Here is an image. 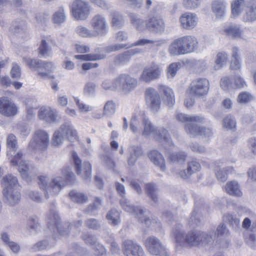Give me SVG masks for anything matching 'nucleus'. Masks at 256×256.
Listing matches in <instances>:
<instances>
[{
  "label": "nucleus",
  "mask_w": 256,
  "mask_h": 256,
  "mask_svg": "<svg viewBox=\"0 0 256 256\" xmlns=\"http://www.w3.org/2000/svg\"><path fill=\"white\" fill-rule=\"evenodd\" d=\"M185 155L184 154H172L170 156V159L175 164L176 168L178 169L181 167L185 161Z\"/></svg>",
  "instance_id": "obj_45"
},
{
  "label": "nucleus",
  "mask_w": 256,
  "mask_h": 256,
  "mask_svg": "<svg viewBox=\"0 0 256 256\" xmlns=\"http://www.w3.org/2000/svg\"><path fill=\"white\" fill-rule=\"evenodd\" d=\"M146 102L150 108L154 112H156L160 106V100L156 90L152 88H149L146 91Z\"/></svg>",
  "instance_id": "obj_21"
},
{
  "label": "nucleus",
  "mask_w": 256,
  "mask_h": 256,
  "mask_svg": "<svg viewBox=\"0 0 256 256\" xmlns=\"http://www.w3.org/2000/svg\"><path fill=\"white\" fill-rule=\"evenodd\" d=\"M90 25L96 36L102 35L107 31L106 18L101 14H96L90 20Z\"/></svg>",
  "instance_id": "obj_13"
},
{
  "label": "nucleus",
  "mask_w": 256,
  "mask_h": 256,
  "mask_svg": "<svg viewBox=\"0 0 256 256\" xmlns=\"http://www.w3.org/2000/svg\"><path fill=\"white\" fill-rule=\"evenodd\" d=\"M115 112V105L112 101H108L104 108V114L106 116H111Z\"/></svg>",
  "instance_id": "obj_56"
},
{
  "label": "nucleus",
  "mask_w": 256,
  "mask_h": 256,
  "mask_svg": "<svg viewBox=\"0 0 256 256\" xmlns=\"http://www.w3.org/2000/svg\"><path fill=\"white\" fill-rule=\"evenodd\" d=\"M74 102L80 110L82 112H86L92 110V108L90 106L80 102L78 98H74Z\"/></svg>",
  "instance_id": "obj_54"
},
{
  "label": "nucleus",
  "mask_w": 256,
  "mask_h": 256,
  "mask_svg": "<svg viewBox=\"0 0 256 256\" xmlns=\"http://www.w3.org/2000/svg\"><path fill=\"white\" fill-rule=\"evenodd\" d=\"M38 115L40 120L48 123L52 124L58 120L56 110L50 106H41L38 110Z\"/></svg>",
  "instance_id": "obj_17"
},
{
  "label": "nucleus",
  "mask_w": 256,
  "mask_h": 256,
  "mask_svg": "<svg viewBox=\"0 0 256 256\" xmlns=\"http://www.w3.org/2000/svg\"><path fill=\"white\" fill-rule=\"evenodd\" d=\"M180 64L179 62H174L171 64L168 67L167 70V76L168 78H174L178 70L180 68Z\"/></svg>",
  "instance_id": "obj_51"
},
{
  "label": "nucleus",
  "mask_w": 256,
  "mask_h": 256,
  "mask_svg": "<svg viewBox=\"0 0 256 256\" xmlns=\"http://www.w3.org/2000/svg\"><path fill=\"white\" fill-rule=\"evenodd\" d=\"M200 167L199 164L195 161L188 163L187 172H178L177 173L182 178L186 179L188 178L192 174L200 170Z\"/></svg>",
  "instance_id": "obj_30"
},
{
  "label": "nucleus",
  "mask_w": 256,
  "mask_h": 256,
  "mask_svg": "<svg viewBox=\"0 0 256 256\" xmlns=\"http://www.w3.org/2000/svg\"><path fill=\"white\" fill-rule=\"evenodd\" d=\"M64 138L70 141L77 140L76 132L71 124H64L54 132L52 138L51 146L54 147L60 146Z\"/></svg>",
  "instance_id": "obj_6"
},
{
  "label": "nucleus",
  "mask_w": 256,
  "mask_h": 256,
  "mask_svg": "<svg viewBox=\"0 0 256 256\" xmlns=\"http://www.w3.org/2000/svg\"><path fill=\"white\" fill-rule=\"evenodd\" d=\"M251 221L248 218H245L242 222V227L245 228L244 232V236L248 243L252 247H256V238L254 236V232L256 230V228L254 230L248 229V227L250 226Z\"/></svg>",
  "instance_id": "obj_24"
},
{
  "label": "nucleus",
  "mask_w": 256,
  "mask_h": 256,
  "mask_svg": "<svg viewBox=\"0 0 256 256\" xmlns=\"http://www.w3.org/2000/svg\"><path fill=\"white\" fill-rule=\"evenodd\" d=\"M75 48L78 52L85 53L89 51V48L83 44H78L75 45Z\"/></svg>",
  "instance_id": "obj_62"
},
{
  "label": "nucleus",
  "mask_w": 256,
  "mask_h": 256,
  "mask_svg": "<svg viewBox=\"0 0 256 256\" xmlns=\"http://www.w3.org/2000/svg\"><path fill=\"white\" fill-rule=\"evenodd\" d=\"M120 204L122 207L125 210L132 213L134 212L138 215L140 214V216H138L139 218L142 221L143 220L142 217L141 216L143 212L142 210L139 208H134L133 206L129 204V202L126 200H122L120 201Z\"/></svg>",
  "instance_id": "obj_36"
},
{
  "label": "nucleus",
  "mask_w": 256,
  "mask_h": 256,
  "mask_svg": "<svg viewBox=\"0 0 256 256\" xmlns=\"http://www.w3.org/2000/svg\"><path fill=\"white\" fill-rule=\"evenodd\" d=\"M61 176H56L50 180L46 176H40L39 178V185L41 189L46 190V192H50L52 194H57L66 182L70 180L74 176L72 172L67 170H63Z\"/></svg>",
  "instance_id": "obj_3"
},
{
  "label": "nucleus",
  "mask_w": 256,
  "mask_h": 256,
  "mask_svg": "<svg viewBox=\"0 0 256 256\" xmlns=\"http://www.w3.org/2000/svg\"><path fill=\"white\" fill-rule=\"evenodd\" d=\"M50 40V38L44 37L42 38L39 47L38 52L39 56H48L50 55L51 50L48 45V41Z\"/></svg>",
  "instance_id": "obj_32"
},
{
  "label": "nucleus",
  "mask_w": 256,
  "mask_h": 256,
  "mask_svg": "<svg viewBox=\"0 0 256 256\" xmlns=\"http://www.w3.org/2000/svg\"><path fill=\"white\" fill-rule=\"evenodd\" d=\"M49 144L48 134L44 130H39L34 132L28 148L34 152H44L48 148Z\"/></svg>",
  "instance_id": "obj_8"
},
{
  "label": "nucleus",
  "mask_w": 256,
  "mask_h": 256,
  "mask_svg": "<svg viewBox=\"0 0 256 256\" xmlns=\"http://www.w3.org/2000/svg\"><path fill=\"white\" fill-rule=\"evenodd\" d=\"M202 0H183L182 5L186 9L195 10L200 4Z\"/></svg>",
  "instance_id": "obj_49"
},
{
  "label": "nucleus",
  "mask_w": 256,
  "mask_h": 256,
  "mask_svg": "<svg viewBox=\"0 0 256 256\" xmlns=\"http://www.w3.org/2000/svg\"><path fill=\"white\" fill-rule=\"evenodd\" d=\"M220 86L221 88L225 91L230 90L232 88H234L229 78L227 76H224L222 78L220 82Z\"/></svg>",
  "instance_id": "obj_53"
},
{
  "label": "nucleus",
  "mask_w": 256,
  "mask_h": 256,
  "mask_svg": "<svg viewBox=\"0 0 256 256\" xmlns=\"http://www.w3.org/2000/svg\"><path fill=\"white\" fill-rule=\"evenodd\" d=\"M112 24L114 26H120L123 24V18L118 12H114L111 14Z\"/></svg>",
  "instance_id": "obj_52"
},
{
  "label": "nucleus",
  "mask_w": 256,
  "mask_h": 256,
  "mask_svg": "<svg viewBox=\"0 0 256 256\" xmlns=\"http://www.w3.org/2000/svg\"><path fill=\"white\" fill-rule=\"evenodd\" d=\"M106 218L110 223L116 225L120 222V214L116 210H112L108 213Z\"/></svg>",
  "instance_id": "obj_44"
},
{
  "label": "nucleus",
  "mask_w": 256,
  "mask_h": 256,
  "mask_svg": "<svg viewBox=\"0 0 256 256\" xmlns=\"http://www.w3.org/2000/svg\"><path fill=\"white\" fill-rule=\"evenodd\" d=\"M71 11L76 19L84 20L88 17L90 12V6L84 1L76 0L72 4Z\"/></svg>",
  "instance_id": "obj_10"
},
{
  "label": "nucleus",
  "mask_w": 256,
  "mask_h": 256,
  "mask_svg": "<svg viewBox=\"0 0 256 256\" xmlns=\"http://www.w3.org/2000/svg\"><path fill=\"white\" fill-rule=\"evenodd\" d=\"M232 15L236 17L238 16L244 8V0H234L231 4Z\"/></svg>",
  "instance_id": "obj_37"
},
{
  "label": "nucleus",
  "mask_w": 256,
  "mask_h": 256,
  "mask_svg": "<svg viewBox=\"0 0 256 256\" xmlns=\"http://www.w3.org/2000/svg\"><path fill=\"white\" fill-rule=\"evenodd\" d=\"M228 58V56L226 53L218 52L215 58L216 68H219L224 66L226 64Z\"/></svg>",
  "instance_id": "obj_40"
},
{
  "label": "nucleus",
  "mask_w": 256,
  "mask_h": 256,
  "mask_svg": "<svg viewBox=\"0 0 256 256\" xmlns=\"http://www.w3.org/2000/svg\"><path fill=\"white\" fill-rule=\"evenodd\" d=\"M209 90V82L206 78H199L194 80L187 90L188 94L196 96L206 94Z\"/></svg>",
  "instance_id": "obj_12"
},
{
  "label": "nucleus",
  "mask_w": 256,
  "mask_h": 256,
  "mask_svg": "<svg viewBox=\"0 0 256 256\" xmlns=\"http://www.w3.org/2000/svg\"><path fill=\"white\" fill-rule=\"evenodd\" d=\"M23 60L24 62L30 68L34 69L37 72L38 75L40 78H54V76H50L49 74L40 71V65L41 60L32 59L30 58H24Z\"/></svg>",
  "instance_id": "obj_25"
},
{
  "label": "nucleus",
  "mask_w": 256,
  "mask_h": 256,
  "mask_svg": "<svg viewBox=\"0 0 256 256\" xmlns=\"http://www.w3.org/2000/svg\"><path fill=\"white\" fill-rule=\"evenodd\" d=\"M95 90V85L92 83L88 84L84 87V92L86 94L90 95L93 94Z\"/></svg>",
  "instance_id": "obj_61"
},
{
  "label": "nucleus",
  "mask_w": 256,
  "mask_h": 256,
  "mask_svg": "<svg viewBox=\"0 0 256 256\" xmlns=\"http://www.w3.org/2000/svg\"><path fill=\"white\" fill-rule=\"evenodd\" d=\"M176 118L178 120L186 123V132L193 136L204 135L209 136L212 134L210 129L200 128L195 124V122L201 121L202 118L199 116H190L183 114H179L177 115Z\"/></svg>",
  "instance_id": "obj_5"
},
{
  "label": "nucleus",
  "mask_w": 256,
  "mask_h": 256,
  "mask_svg": "<svg viewBox=\"0 0 256 256\" xmlns=\"http://www.w3.org/2000/svg\"><path fill=\"white\" fill-rule=\"evenodd\" d=\"M2 186L4 195L10 204L14 205L20 201V186L16 177L12 174L4 176Z\"/></svg>",
  "instance_id": "obj_4"
},
{
  "label": "nucleus",
  "mask_w": 256,
  "mask_h": 256,
  "mask_svg": "<svg viewBox=\"0 0 256 256\" xmlns=\"http://www.w3.org/2000/svg\"><path fill=\"white\" fill-rule=\"evenodd\" d=\"M232 60L231 62L230 68L232 70H237L240 68V64L238 55V49L236 48H234L232 50Z\"/></svg>",
  "instance_id": "obj_41"
},
{
  "label": "nucleus",
  "mask_w": 256,
  "mask_h": 256,
  "mask_svg": "<svg viewBox=\"0 0 256 256\" xmlns=\"http://www.w3.org/2000/svg\"><path fill=\"white\" fill-rule=\"evenodd\" d=\"M146 28L150 30L161 32L164 30V22L162 16L156 14L149 18L146 22Z\"/></svg>",
  "instance_id": "obj_23"
},
{
  "label": "nucleus",
  "mask_w": 256,
  "mask_h": 256,
  "mask_svg": "<svg viewBox=\"0 0 256 256\" xmlns=\"http://www.w3.org/2000/svg\"><path fill=\"white\" fill-rule=\"evenodd\" d=\"M129 152L130 156L128 159V162L130 165H132L136 158L142 154V152L140 148L132 146L130 148Z\"/></svg>",
  "instance_id": "obj_38"
},
{
  "label": "nucleus",
  "mask_w": 256,
  "mask_h": 256,
  "mask_svg": "<svg viewBox=\"0 0 256 256\" xmlns=\"http://www.w3.org/2000/svg\"><path fill=\"white\" fill-rule=\"evenodd\" d=\"M224 188L226 193L231 196H240L242 194L238 184L236 181L228 182Z\"/></svg>",
  "instance_id": "obj_27"
},
{
  "label": "nucleus",
  "mask_w": 256,
  "mask_h": 256,
  "mask_svg": "<svg viewBox=\"0 0 256 256\" xmlns=\"http://www.w3.org/2000/svg\"><path fill=\"white\" fill-rule=\"evenodd\" d=\"M144 244L148 250L152 254L160 256H166V252L160 242L155 237L148 238Z\"/></svg>",
  "instance_id": "obj_15"
},
{
  "label": "nucleus",
  "mask_w": 256,
  "mask_h": 256,
  "mask_svg": "<svg viewBox=\"0 0 256 256\" xmlns=\"http://www.w3.org/2000/svg\"><path fill=\"white\" fill-rule=\"evenodd\" d=\"M178 38L184 54L194 52L198 48V40L194 36L187 35Z\"/></svg>",
  "instance_id": "obj_20"
},
{
  "label": "nucleus",
  "mask_w": 256,
  "mask_h": 256,
  "mask_svg": "<svg viewBox=\"0 0 256 256\" xmlns=\"http://www.w3.org/2000/svg\"><path fill=\"white\" fill-rule=\"evenodd\" d=\"M74 58L76 59L80 60H81L88 61V60H96L104 58V56L101 55H98L94 54H86L83 55H76Z\"/></svg>",
  "instance_id": "obj_46"
},
{
  "label": "nucleus",
  "mask_w": 256,
  "mask_h": 256,
  "mask_svg": "<svg viewBox=\"0 0 256 256\" xmlns=\"http://www.w3.org/2000/svg\"><path fill=\"white\" fill-rule=\"evenodd\" d=\"M25 104L28 117L30 118L35 114V110L38 106V100L35 98H28L26 99Z\"/></svg>",
  "instance_id": "obj_29"
},
{
  "label": "nucleus",
  "mask_w": 256,
  "mask_h": 256,
  "mask_svg": "<svg viewBox=\"0 0 256 256\" xmlns=\"http://www.w3.org/2000/svg\"><path fill=\"white\" fill-rule=\"evenodd\" d=\"M226 6L225 0H216L212 2V12L218 18H220L224 16Z\"/></svg>",
  "instance_id": "obj_26"
},
{
  "label": "nucleus",
  "mask_w": 256,
  "mask_h": 256,
  "mask_svg": "<svg viewBox=\"0 0 256 256\" xmlns=\"http://www.w3.org/2000/svg\"><path fill=\"white\" fill-rule=\"evenodd\" d=\"M130 18L133 26L138 30H143L147 28L146 22H144L142 20L137 18L136 16L132 15Z\"/></svg>",
  "instance_id": "obj_43"
},
{
  "label": "nucleus",
  "mask_w": 256,
  "mask_h": 256,
  "mask_svg": "<svg viewBox=\"0 0 256 256\" xmlns=\"http://www.w3.org/2000/svg\"><path fill=\"white\" fill-rule=\"evenodd\" d=\"M146 189L147 193L154 200L156 196L154 194V192L155 190L154 185L152 184H148L146 185Z\"/></svg>",
  "instance_id": "obj_64"
},
{
  "label": "nucleus",
  "mask_w": 256,
  "mask_h": 256,
  "mask_svg": "<svg viewBox=\"0 0 256 256\" xmlns=\"http://www.w3.org/2000/svg\"><path fill=\"white\" fill-rule=\"evenodd\" d=\"M247 146L254 154H256V138L252 137L248 140Z\"/></svg>",
  "instance_id": "obj_59"
},
{
  "label": "nucleus",
  "mask_w": 256,
  "mask_h": 256,
  "mask_svg": "<svg viewBox=\"0 0 256 256\" xmlns=\"http://www.w3.org/2000/svg\"><path fill=\"white\" fill-rule=\"evenodd\" d=\"M224 32L228 36L234 38H240L242 35V30L236 24H230L224 28Z\"/></svg>",
  "instance_id": "obj_35"
},
{
  "label": "nucleus",
  "mask_w": 256,
  "mask_h": 256,
  "mask_svg": "<svg viewBox=\"0 0 256 256\" xmlns=\"http://www.w3.org/2000/svg\"><path fill=\"white\" fill-rule=\"evenodd\" d=\"M10 74L12 78L16 80L20 79L22 75L21 68L20 66L16 62H13L12 64Z\"/></svg>",
  "instance_id": "obj_47"
},
{
  "label": "nucleus",
  "mask_w": 256,
  "mask_h": 256,
  "mask_svg": "<svg viewBox=\"0 0 256 256\" xmlns=\"http://www.w3.org/2000/svg\"><path fill=\"white\" fill-rule=\"evenodd\" d=\"M69 195L72 200L78 203L84 202L87 200V197L84 194L76 191L70 192Z\"/></svg>",
  "instance_id": "obj_48"
},
{
  "label": "nucleus",
  "mask_w": 256,
  "mask_h": 256,
  "mask_svg": "<svg viewBox=\"0 0 256 256\" xmlns=\"http://www.w3.org/2000/svg\"><path fill=\"white\" fill-rule=\"evenodd\" d=\"M86 243L91 244H94L92 248L94 250V254L96 256H104L106 254V250L100 244L96 243L95 238L92 236H88V238H84Z\"/></svg>",
  "instance_id": "obj_31"
},
{
  "label": "nucleus",
  "mask_w": 256,
  "mask_h": 256,
  "mask_svg": "<svg viewBox=\"0 0 256 256\" xmlns=\"http://www.w3.org/2000/svg\"><path fill=\"white\" fill-rule=\"evenodd\" d=\"M76 32L79 36L83 38L96 36L92 30H90L83 26H78L76 28Z\"/></svg>",
  "instance_id": "obj_39"
},
{
  "label": "nucleus",
  "mask_w": 256,
  "mask_h": 256,
  "mask_svg": "<svg viewBox=\"0 0 256 256\" xmlns=\"http://www.w3.org/2000/svg\"><path fill=\"white\" fill-rule=\"evenodd\" d=\"M72 158L74 163L75 168L78 174H82L86 180L91 175V164L88 162H84L82 164V162L75 152L72 153Z\"/></svg>",
  "instance_id": "obj_16"
},
{
  "label": "nucleus",
  "mask_w": 256,
  "mask_h": 256,
  "mask_svg": "<svg viewBox=\"0 0 256 256\" xmlns=\"http://www.w3.org/2000/svg\"><path fill=\"white\" fill-rule=\"evenodd\" d=\"M158 89L162 96L163 102L168 106H172L175 102V96L172 90L170 87L162 84L158 85Z\"/></svg>",
  "instance_id": "obj_22"
},
{
  "label": "nucleus",
  "mask_w": 256,
  "mask_h": 256,
  "mask_svg": "<svg viewBox=\"0 0 256 256\" xmlns=\"http://www.w3.org/2000/svg\"><path fill=\"white\" fill-rule=\"evenodd\" d=\"M140 52L141 50L140 49L135 48L124 52V53L120 55V57L122 61H124L125 60H128L130 56L138 54Z\"/></svg>",
  "instance_id": "obj_58"
},
{
  "label": "nucleus",
  "mask_w": 256,
  "mask_h": 256,
  "mask_svg": "<svg viewBox=\"0 0 256 256\" xmlns=\"http://www.w3.org/2000/svg\"><path fill=\"white\" fill-rule=\"evenodd\" d=\"M168 52L172 56L184 54L178 38L174 40L168 46Z\"/></svg>",
  "instance_id": "obj_34"
},
{
  "label": "nucleus",
  "mask_w": 256,
  "mask_h": 256,
  "mask_svg": "<svg viewBox=\"0 0 256 256\" xmlns=\"http://www.w3.org/2000/svg\"><path fill=\"white\" fill-rule=\"evenodd\" d=\"M248 176L250 180L256 181V168H250L248 171Z\"/></svg>",
  "instance_id": "obj_63"
},
{
  "label": "nucleus",
  "mask_w": 256,
  "mask_h": 256,
  "mask_svg": "<svg viewBox=\"0 0 256 256\" xmlns=\"http://www.w3.org/2000/svg\"><path fill=\"white\" fill-rule=\"evenodd\" d=\"M251 96L247 92L240 93L238 98V102L239 103H246L250 100Z\"/></svg>",
  "instance_id": "obj_60"
},
{
  "label": "nucleus",
  "mask_w": 256,
  "mask_h": 256,
  "mask_svg": "<svg viewBox=\"0 0 256 256\" xmlns=\"http://www.w3.org/2000/svg\"><path fill=\"white\" fill-rule=\"evenodd\" d=\"M199 18L194 12H186L182 14L179 18L180 26L184 29L190 30L195 28L198 24Z\"/></svg>",
  "instance_id": "obj_14"
},
{
  "label": "nucleus",
  "mask_w": 256,
  "mask_h": 256,
  "mask_svg": "<svg viewBox=\"0 0 256 256\" xmlns=\"http://www.w3.org/2000/svg\"><path fill=\"white\" fill-rule=\"evenodd\" d=\"M180 226L174 230L172 236L176 240V243L180 245H187L188 246H196L202 243L208 244L211 242L212 238L210 236L202 232L189 233L184 237L183 232L180 229Z\"/></svg>",
  "instance_id": "obj_2"
},
{
  "label": "nucleus",
  "mask_w": 256,
  "mask_h": 256,
  "mask_svg": "<svg viewBox=\"0 0 256 256\" xmlns=\"http://www.w3.org/2000/svg\"><path fill=\"white\" fill-rule=\"evenodd\" d=\"M66 19L64 10L62 8L54 12L52 16L53 22L57 24L63 23L66 20Z\"/></svg>",
  "instance_id": "obj_42"
},
{
  "label": "nucleus",
  "mask_w": 256,
  "mask_h": 256,
  "mask_svg": "<svg viewBox=\"0 0 256 256\" xmlns=\"http://www.w3.org/2000/svg\"><path fill=\"white\" fill-rule=\"evenodd\" d=\"M233 170L232 168L231 167H230L228 168V170L225 169H220L218 168H216L215 169L216 171V175L217 177V178L222 182L225 181L227 178V172H231Z\"/></svg>",
  "instance_id": "obj_50"
},
{
  "label": "nucleus",
  "mask_w": 256,
  "mask_h": 256,
  "mask_svg": "<svg viewBox=\"0 0 256 256\" xmlns=\"http://www.w3.org/2000/svg\"><path fill=\"white\" fill-rule=\"evenodd\" d=\"M122 252L126 256H143L142 248L131 240H126L122 243Z\"/></svg>",
  "instance_id": "obj_18"
},
{
  "label": "nucleus",
  "mask_w": 256,
  "mask_h": 256,
  "mask_svg": "<svg viewBox=\"0 0 256 256\" xmlns=\"http://www.w3.org/2000/svg\"><path fill=\"white\" fill-rule=\"evenodd\" d=\"M144 126L142 134L147 136L152 133L154 128L146 116L143 114L134 116L131 120L130 129L134 133L140 131L142 126Z\"/></svg>",
  "instance_id": "obj_9"
},
{
  "label": "nucleus",
  "mask_w": 256,
  "mask_h": 256,
  "mask_svg": "<svg viewBox=\"0 0 256 256\" xmlns=\"http://www.w3.org/2000/svg\"><path fill=\"white\" fill-rule=\"evenodd\" d=\"M6 144L8 148L7 154L12 165L17 166L21 176L26 178L28 176L29 168L21 152H16L17 141L15 136L10 134L7 138Z\"/></svg>",
  "instance_id": "obj_1"
},
{
  "label": "nucleus",
  "mask_w": 256,
  "mask_h": 256,
  "mask_svg": "<svg viewBox=\"0 0 256 256\" xmlns=\"http://www.w3.org/2000/svg\"><path fill=\"white\" fill-rule=\"evenodd\" d=\"M246 12L244 19L245 21L252 22L256 20V2L252 1V4L246 8Z\"/></svg>",
  "instance_id": "obj_33"
},
{
  "label": "nucleus",
  "mask_w": 256,
  "mask_h": 256,
  "mask_svg": "<svg viewBox=\"0 0 256 256\" xmlns=\"http://www.w3.org/2000/svg\"><path fill=\"white\" fill-rule=\"evenodd\" d=\"M223 125L226 128L232 130L236 128V122L232 116H227L224 120Z\"/></svg>",
  "instance_id": "obj_57"
},
{
  "label": "nucleus",
  "mask_w": 256,
  "mask_h": 256,
  "mask_svg": "<svg viewBox=\"0 0 256 256\" xmlns=\"http://www.w3.org/2000/svg\"><path fill=\"white\" fill-rule=\"evenodd\" d=\"M18 108L12 100L6 98H0V113L7 116L16 115Z\"/></svg>",
  "instance_id": "obj_19"
},
{
  "label": "nucleus",
  "mask_w": 256,
  "mask_h": 256,
  "mask_svg": "<svg viewBox=\"0 0 256 256\" xmlns=\"http://www.w3.org/2000/svg\"><path fill=\"white\" fill-rule=\"evenodd\" d=\"M41 68H44L48 72L46 73L49 74L50 76H54V78H50V79H54V76L50 74V72H52L54 69V66L52 62H47L46 61H40V70Z\"/></svg>",
  "instance_id": "obj_55"
},
{
  "label": "nucleus",
  "mask_w": 256,
  "mask_h": 256,
  "mask_svg": "<svg viewBox=\"0 0 256 256\" xmlns=\"http://www.w3.org/2000/svg\"><path fill=\"white\" fill-rule=\"evenodd\" d=\"M137 82L134 78L122 74L117 78L112 84L109 80H105L102 82V86L106 90L121 88L129 90L136 86Z\"/></svg>",
  "instance_id": "obj_7"
},
{
  "label": "nucleus",
  "mask_w": 256,
  "mask_h": 256,
  "mask_svg": "<svg viewBox=\"0 0 256 256\" xmlns=\"http://www.w3.org/2000/svg\"><path fill=\"white\" fill-rule=\"evenodd\" d=\"M150 160L158 166L162 170H165L164 160L162 155L156 150L151 151L148 154Z\"/></svg>",
  "instance_id": "obj_28"
},
{
  "label": "nucleus",
  "mask_w": 256,
  "mask_h": 256,
  "mask_svg": "<svg viewBox=\"0 0 256 256\" xmlns=\"http://www.w3.org/2000/svg\"><path fill=\"white\" fill-rule=\"evenodd\" d=\"M162 70L155 64H152L146 66L140 76V81L149 82L154 80L158 78L162 73Z\"/></svg>",
  "instance_id": "obj_11"
}]
</instances>
